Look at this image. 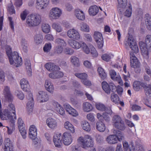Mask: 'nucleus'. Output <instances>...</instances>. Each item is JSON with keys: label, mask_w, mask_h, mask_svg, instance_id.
Wrapping results in <instances>:
<instances>
[{"label": "nucleus", "mask_w": 151, "mask_h": 151, "mask_svg": "<svg viewBox=\"0 0 151 151\" xmlns=\"http://www.w3.org/2000/svg\"><path fill=\"white\" fill-rule=\"evenodd\" d=\"M75 76L82 80L86 79L87 77V74L85 73H76L75 74Z\"/></svg>", "instance_id": "nucleus-57"}, {"label": "nucleus", "mask_w": 151, "mask_h": 151, "mask_svg": "<svg viewBox=\"0 0 151 151\" xmlns=\"http://www.w3.org/2000/svg\"><path fill=\"white\" fill-rule=\"evenodd\" d=\"M71 64L74 66L78 67L80 66V62L79 58L75 56H72L70 58Z\"/></svg>", "instance_id": "nucleus-35"}, {"label": "nucleus", "mask_w": 151, "mask_h": 151, "mask_svg": "<svg viewBox=\"0 0 151 151\" xmlns=\"http://www.w3.org/2000/svg\"><path fill=\"white\" fill-rule=\"evenodd\" d=\"M114 55L111 53L107 52L103 54L101 56L102 59L106 62H109L113 58Z\"/></svg>", "instance_id": "nucleus-40"}, {"label": "nucleus", "mask_w": 151, "mask_h": 151, "mask_svg": "<svg viewBox=\"0 0 151 151\" xmlns=\"http://www.w3.org/2000/svg\"><path fill=\"white\" fill-rule=\"evenodd\" d=\"M45 89L51 93H53L54 90V87L53 83L49 79L45 80Z\"/></svg>", "instance_id": "nucleus-24"}, {"label": "nucleus", "mask_w": 151, "mask_h": 151, "mask_svg": "<svg viewBox=\"0 0 151 151\" xmlns=\"http://www.w3.org/2000/svg\"><path fill=\"white\" fill-rule=\"evenodd\" d=\"M3 43V41L1 40V44L2 47L4 48L6 50L10 64L17 67L21 65L22 64V58L19 56L18 53L17 52H12V49L10 46L6 45L4 46Z\"/></svg>", "instance_id": "nucleus-1"}, {"label": "nucleus", "mask_w": 151, "mask_h": 151, "mask_svg": "<svg viewBox=\"0 0 151 151\" xmlns=\"http://www.w3.org/2000/svg\"><path fill=\"white\" fill-rule=\"evenodd\" d=\"M45 66L47 70L50 71H55L58 70L59 69L58 66L52 63H46L45 65Z\"/></svg>", "instance_id": "nucleus-29"}, {"label": "nucleus", "mask_w": 151, "mask_h": 151, "mask_svg": "<svg viewBox=\"0 0 151 151\" xmlns=\"http://www.w3.org/2000/svg\"><path fill=\"white\" fill-rule=\"evenodd\" d=\"M7 10L9 13L12 14L15 13L14 6L12 4H9L7 7Z\"/></svg>", "instance_id": "nucleus-64"}, {"label": "nucleus", "mask_w": 151, "mask_h": 151, "mask_svg": "<svg viewBox=\"0 0 151 151\" xmlns=\"http://www.w3.org/2000/svg\"><path fill=\"white\" fill-rule=\"evenodd\" d=\"M52 47V45L50 43H46L44 47L43 50L45 52H49L51 50Z\"/></svg>", "instance_id": "nucleus-63"}, {"label": "nucleus", "mask_w": 151, "mask_h": 151, "mask_svg": "<svg viewBox=\"0 0 151 151\" xmlns=\"http://www.w3.org/2000/svg\"><path fill=\"white\" fill-rule=\"evenodd\" d=\"M14 123H12V125L10 126V127H6L7 128V132L9 134H11L12 133L13 131L15 129Z\"/></svg>", "instance_id": "nucleus-62"}, {"label": "nucleus", "mask_w": 151, "mask_h": 151, "mask_svg": "<svg viewBox=\"0 0 151 151\" xmlns=\"http://www.w3.org/2000/svg\"><path fill=\"white\" fill-rule=\"evenodd\" d=\"M145 43L142 41L140 42L139 45L142 55L146 59L149 58V52L151 51V35H147L145 38Z\"/></svg>", "instance_id": "nucleus-2"}, {"label": "nucleus", "mask_w": 151, "mask_h": 151, "mask_svg": "<svg viewBox=\"0 0 151 151\" xmlns=\"http://www.w3.org/2000/svg\"><path fill=\"white\" fill-rule=\"evenodd\" d=\"M119 7L124 8L127 5V0H117Z\"/></svg>", "instance_id": "nucleus-58"}, {"label": "nucleus", "mask_w": 151, "mask_h": 151, "mask_svg": "<svg viewBox=\"0 0 151 151\" xmlns=\"http://www.w3.org/2000/svg\"><path fill=\"white\" fill-rule=\"evenodd\" d=\"M123 148L124 151H135V148L134 145L131 144H129L126 141H124L122 142Z\"/></svg>", "instance_id": "nucleus-27"}, {"label": "nucleus", "mask_w": 151, "mask_h": 151, "mask_svg": "<svg viewBox=\"0 0 151 151\" xmlns=\"http://www.w3.org/2000/svg\"><path fill=\"white\" fill-rule=\"evenodd\" d=\"M64 127L67 130H68L72 133L75 132V129L73 125L68 121L65 122Z\"/></svg>", "instance_id": "nucleus-36"}, {"label": "nucleus", "mask_w": 151, "mask_h": 151, "mask_svg": "<svg viewBox=\"0 0 151 151\" xmlns=\"http://www.w3.org/2000/svg\"><path fill=\"white\" fill-rule=\"evenodd\" d=\"M67 35L68 37L73 40H79L81 38V36L78 31L73 28L68 30Z\"/></svg>", "instance_id": "nucleus-9"}, {"label": "nucleus", "mask_w": 151, "mask_h": 151, "mask_svg": "<svg viewBox=\"0 0 151 151\" xmlns=\"http://www.w3.org/2000/svg\"><path fill=\"white\" fill-rule=\"evenodd\" d=\"M82 45L81 47L82 50L83 52L86 54H88L90 53V47H89L86 45V43L83 42L82 43Z\"/></svg>", "instance_id": "nucleus-53"}, {"label": "nucleus", "mask_w": 151, "mask_h": 151, "mask_svg": "<svg viewBox=\"0 0 151 151\" xmlns=\"http://www.w3.org/2000/svg\"><path fill=\"white\" fill-rule=\"evenodd\" d=\"M86 117L87 119L91 122H94L95 121V114L93 113H91L88 114Z\"/></svg>", "instance_id": "nucleus-59"}, {"label": "nucleus", "mask_w": 151, "mask_h": 151, "mask_svg": "<svg viewBox=\"0 0 151 151\" xmlns=\"http://www.w3.org/2000/svg\"><path fill=\"white\" fill-rule=\"evenodd\" d=\"M41 22V16L39 15L31 14L26 19V24L29 27H34L39 25Z\"/></svg>", "instance_id": "nucleus-4"}, {"label": "nucleus", "mask_w": 151, "mask_h": 151, "mask_svg": "<svg viewBox=\"0 0 151 151\" xmlns=\"http://www.w3.org/2000/svg\"><path fill=\"white\" fill-rule=\"evenodd\" d=\"M52 27L55 29L56 32H62V28L60 25L56 23H53L52 26Z\"/></svg>", "instance_id": "nucleus-48"}, {"label": "nucleus", "mask_w": 151, "mask_h": 151, "mask_svg": "<svg viewBox=\"0 0 151 151\" xmlns=\"http://www.w3.org/2000/svg\"><path fill=\"white\" fill-rule=\"evenodd\" d=\"M75 15L79 19L83 20L85 19V16L83 12L79 9L75 10Z\"/></svg>", "instance_id": "nucleus-33"}, {"label": "nucleus", "mask_w": 151, "mask_h": 151, "mask_svg": "<svg viewBox=\"0 0 151 151\" xmlns=\"http://www.w3.org/2000/svg\"><path fill=\"white\" fill-rule=\"evenodd\" d=\"M111 101L115 104L118 103L119 101V98L118 95L114 93L111 94Z\"/></svg>", "instance_id": "nucleus-56"}, {"label": "nucleus", "mask_w": 151, "mask_h": 151, "mask_svg": "<svg viewBox=\"0 0 151 151\" xmlns=\"http://www.w3.org/2000/svg\"><path fill=\"white\" fill-rule=\"evenodd\" d=\"M61 134H56L54 136L53 142L55 146L58 148H61L63 146Z\"/></svg>", "instance_id": "nucleus-17"}, {"label": "nucleus", "mask_w": 151, "mask_h": 151, "mask_svg": "<svg viewBox=\"0 0 151 151\" xmlns=\"http://www.w3.org/2000/svg\"><path fill=\"white\" fill-rule=\"evenodd\" d=\"M43 39V36L41 34L35 35L34 37V42L37 45L41 44Z\"/></svg>", "instance_id": "nucleus-41"}, {"label": "nucleus", "mask_w": 151, "mask_h": 151, "mask_svg": "<svg viewBox=\"0 0 151 151\" xmlns=\"http://www.w3.org/2000/svg\"><path fill=\"white\" fill-rule=\"evenodd\" d=\"M99 9L98 7L96 6H90L88 10L89 14L92 16L96 15L99 12Z\"/></svg>", "instance_id": "nucleus-34"}, {"label": "nucleus", "mask_w": 151, "mask_h": 151, "mask_svg": "<svg viewBox=\"0 0 151 151\" xmlns=\"http://www.w3.org/2000/svg\"><path fill=\"white\" fill-rule=\"evenodd\" d=\"M82 109L84 112H89L92 110L93 108L92 105L90 103L85 102L83 104Z\"/></svg>", "instance_id": "nucleus-32"}, {"label": "nucleus", "mask_w": 151, "mask_h": 151, "mask_svg": "<svg viewBox=\"0 0 151 151\" xmlns=\"http://www.w3.org/2000/svg\"><path fill=\"white\" fill-rule=\"evenodd\" d=\"M83 129L86 131L89 132L91 130V127L88 122L86 121L83 122L81 124Z\"/></svg>", "instance_id": "nucleus-45"}, {"label": "nucleus", "mask_w": 151, "mask_h": 151, "mask_svg": "<svg viewBox=\"0 0 151 151\" xmlns=\"http://www.w3.org/2000/svg\"><path fill=\"white\" fill-rule=\"evenodd\" d=\"M15 94L17 97L21 100H23L24 96L23 92L20 90H17L15 92Z\"/></svg>", "instance_id": "nucleus-60"}, {"label": "nucleus", "mask_w": 151, "mask_h": 151, "mask_svg": "<svg viewBox=\"0 0 151 151\" xmlns=\"http://www.w3.org/2000/svg\"><path fill=\"white\" fill-rule=\"evenodd\" d=\"M28 134L29 137L32 140L34 144L37 145L40 143V139L37 138V129L36 126L33 125L30 126Z\"/></svg>", "instance_id": "nucleus-5"}, {"label": "nucleus", "mask_w": 151, "mask_h": 151, "mask_svg": "<svg viewBox=\"0 0 151 151\" xmlns=\"http://www.w3.org/2000/svg\"><path fill=\"white\" fill-rule=\"evenodd\" d=\"M13 143L9 138L6 139L4 147V151H13Z\"/></svg>", "instance_id": "nucleus-25"}, {"label": "nucleus", "mask_w": 151, "mask_h": 151, "mask_svg": "<svg viewBox=\"0 0 151 151\" xmlns=\"http://www.w3.org/2000/svg\"><path fill=\"white\" fill-rule=\"evenodd\" d=\"M145 23L147 29L149 30L151 29V18L148 14L145 15Z\"/></svg>", "instance_id": "nucleus-39"}, {"label": "nucleus", "mask_w": 151, "mask_h": 151, "mask_svg": "<svg viewBox=\"0 0 151 151\" xmlns=\"http://www.w3.org/2000/svg\"><path fill=\"white\" fill-rule=\"evenodd\" d=\"M127 42L133 52L135 53L138 52V47L135 40L132 35L129 36Z\"/></svg>", "instance_id": "nucleus-11"}, {"label": "nucleus", "mask_w": 151, "mask_h": 151, "mask_svg": "<svg viewBox=\"0 0 151 151\" xmlns=\"http://www.w3.org/2000/svg\"><path fill=\"white\" fill-rule=\"evenodd\" d=\"M19 131L20 133L22 138L24 139H25L27 137V131L25 130L24 127H22L19 128Z\"/></svg>", "instance_id": "nucleus-61"}, {"label": "nucleus", "mask_w": 151, "mask_h": 151, "mask_svg": "<svg viewBox=\"0 0 151 151\" xmlns=\"http://www.w3.org/2000/svg\"><path fill=\"white\" fill-rule=\"evenodd\" d=\"M8 109L6 108L3 110H0V116L1 119L2 120H8L11 123H14L15 120L14 117V115H12Z\"/></svg>", "instance_id": "nucleus-7"}, {"label": "nucleus", "mask_w": 151, "mask_h": 151, "mask_svg": "<svg viewBox=\"0 0 151 151\" xmlns=\"http://www.w3.org/2000/svg\"><path fill=\"white\" fill-rule=\"evenodd\" d=\"M110 75L111 79L114 81H115L118 77L120 75L118 74H117L116 72L113 70H111L109 72Z\"/></svg>", "instance_id": "nucleus-55"}, {"label": "nucleus", "mask_w": 151, "mask_h": 151, "mask_svg": "<svg viewBox=\"0 0 151 151\" xmlns=\"http://www.w3.org/2000/svg\"><path fill=\"white\" fill-rule=\"evenodd\" d=\"M94 37L96 42L97 43L98 47L101 48L103 45V38L102 34L99 32H95L94 34Z\"/></svg>", "instance_id": "nucleus-15"}, {"label": "nucleus", "mask_w": 151, "mask_h": 151, "mask_svg": "<svg viewBox=\"0 0 151 151\" xmlns=\"http://www.w3.org/2000/svg\"><path fill=\"white\" fill-rule=\"evenodd\" d=\"M62 14L61 9L58 7H54L50 10L49 17L51 19H58Z\"/></svg>", "instance_id": "nucleus-8"}, {"label": "nucleus", "mask_w": 151, "mask_h": 151, "mask_svg": "<svg viewBox=\"0 0 151 151\" xmlns=\"http://www.w3.org/2000/svg\"><path fill=\"white\" fill-rule=\"evenodd\" d=\"M96 129L99 132H104L106 129L105 124L101 122H97L96 123Z\"/></svg>", "instance_id": "nucleus-42"}, {"label": "nucleus", "mask_w": 151, "mask_h": 151, "mask_svg": "<svg viewBox=\"0 0 151 151\" xmlns=\"http://www.w3.org/2000/svg\"><path fill=\"white\" fill-rule=\"evenodd\" d=\"M130 65L132 67L136 69H138V72H139L140 71L139 67H140V63L139 62L137 58L135 57V55L131 52L130 54Z\"/></svg>", "instance_id": "nucleus-13"}, {"label": "nucleus", "mask_w": 151, "mask_h": 151, "mask_svg": "<svg viewBox=\"0 0 151 151\" xmlns=\"http://www.w3.org/2000/svg\"><path fill=\"white\" fill-rule=\"evenodd\" d=\"M55 43L61 46H66L67 44L64 40L61 38H57L55 40Z\"/></svg>", "instance_id": "nucleus-54"}, {"label": "nucleus", "mask_w": 151, "mask_h": 151, "mask_svg": "<svg viewBox=\"0 0 151 151\" xmlns=\"http://www.w3.org/2000/svg\"><path fill=\"white\" fill-rule=\"evenodd\" d=\"M145 84L140 82L138 81H134L133 84L134 89L136 91H139L142 87L144 88Z\"/></svg>", "instance_id": "nucleus-38"}, {"label": "nucleus", "mask_w": 151, "mask_h": 151, "mask_svg": "<svg viewBox=\"0 0 151 151\" xmlns=\"http://www.w3.org/2000/svg\"><path fill=\"white\" fill-rule=\"evenodd\" d=\"M20 48L21 50L24 53H27L28 50V45L27 41L24 39H22L20 42Z\"/></svg>", "instance_id": "nucleus-30"}, {"label": "nucleus", "mask_w": 151, "mask_h": 151, "mask_svg": "<svg viewBox=\"0 0 151 151\" xmlns=\"http://www.w3.org/2000/svg\"><path fill=\"white\" fill-rule=\"evenodd\" d=\"M37 97L40 102H46L49 99L48 94L45 91H39L37 95Z\"/></svg>", "instance_id": "nucleus-16"}, {"label": "nucleus", "mask_w": 151, "mask_h": 151, "mask_svg": "<svg viewBox=\"0 0 151 151\" xmlns=\"http://www.w3.org/2000/svg\"><path fill=\"white\" fill-rule=\"evenodd\" d=\"M6 109H8V110L13 114L14 117V119H16V108L14 104L12 103H9Z\"/></svg>", "instance_id": "nucleus-37"}, {"label": "nucleus", "mask_w": 151, "mask_h": 151, "mask_svg": "<svg viewBox=\"0 0 151 151\" xmlns=\"http://www.w3.org/2000/svg\"><path fill=\"white\" fill-rule=\"evenodd\" d=\"M62 139L63 143L65 145H70L73 141V138L71 134L68 132H64L62 134Z\"/></svg>", "instance_id": "nucleus-14"}, {"label": "nucleus", "mask_w": 151, "mask_h": 151, "mask_svg": "<svg viewBox=\"0 0 151 151\" xmlns=\"http://www.w3.org/2000/svg\"><path fill=\"white\" fill-rule=\"evenodd\" d=\"M64 106L66 111L69 114L75 117L78 115V114L77 111L72 107L70 105L66 104L64 105Z\"/></svg>", "instance_id": "nucleus-23"}, {"label": "nucleus", "mask_w": 151, "mask_h": 151, "mask_svg": "<svg viewBox=\"0 0 151 151\" xmlns=\"http://www.w3.org/2000/svg\"><path fill=\"white\" fill-rule=\"evenodd\" d=\"M53 72L49 74V77L52 79L59 78L63 77L64 76L63 73L61 71H53Z\"/></svg>", "instance_id": "nucleus-28"}, {"label": "nucleus", "mask_w": 151, "mask_h": 151, "mask_svg": "<svg viewBox=\"0 0 151 151\" xmlns=\"http://www.w3.org/2000/svg\"><path fill=\"white\" fill-rule=\"evenodd\" d=\"M20 84L23 91L28 92V94L31 93L30 91V85L27 80L25 78L22 79L20 81Z\"/></svg>", "instance_id": "nucleus-21"}, {"label": "nucleus", "mask_w": 151, "mask_h": 151, "mask_svg": "<svg viewBox=\"0 0 151 151\" xmlns=\"http://www.w3.org/2000/svg\"><path fill=\"white\" fill-rule=\"evenodd\" d=\"M127 9L124 12V15L127 17H131L132 12V7L130 4H129L127 5L126 7Z\"/></svg>", "instance_id": "nucleus-43"}, {"label": "nucleus", "mask_w": 151, "mask_h": 151, "mask_svg": "<svg viewBox=\"0 0 151 151\" xmlns=\"http://www.w3.org/2000/svg\"><path fill=\"white\" fill-rule=\"evenodd\" d=\"M46 123L48 127L52 129H55L58 126L57 120L51 117L47 118L46 121Z\"/></svg>", "instance_id": "nucleus-18"}, {"label": "nucleus", "mask_w": 151, "mask_h": 151, "mask_svg": "<svg viewBox=\"0 0 151 151\" xmlns=\"http://www.w3.org/2000/svg\"><path fill=\"white\" fill-rule=\"evenodd\" d=\"M77 141L83 148L92 147L93 145V139L91 136L88 135L79 137Z\"/></svg>", "instance_id": "nucleus-3"}, {"label": "nucleus", "mask_w": 151, "mask_h": 151, "mask_svg": "<svg viewBox=\"0 0 151 151\" xmlns=\"http://www.w3.org/2000/svg\"><path fill=\"white\" fill-rule=\"evenodd\" d=\"M144 88L146 96L148 97H151V85L149 84L147 86L145 85Z\"/></svg>", "instance_id": "nucleus-44"}, {"label": "nucleus", "mask_w": 151, "mask_h": 151, "mask_svg": "<svg viewBox=\"0 0 151 151\" xmlns=\"http://www.w3.org/2000/svg\"><path fill=\"white\" fill-rule=\"evenodd\" d=\"M3 92L5 98L8 102L13 101V97L10 92L9 87L7 86H4Z\"/></svg>", "instance_id": "nucleus-20"}, {"label": "nucleus", "mask_w": 151, "mask_h": 151, "mask_svg": "<svg viewBox=\"0 0 151 151\" xmlns=\"http://www.w3.org/2000/svg\"><path fill=\"white\" fill-rule=\"evenodd\" d=\"M112 123L114 127L121 130H124L125 126L123 121L121 117L118 115H115L112 117Z\"/></svg>", "instance_id": "nucleus-6"}, {"label": "nucleus", "mask_w": 151, "mask_h": 151, "mask_svg": "<svg viewBox=\"0 0 151 151\" xmlns=\"http://www.w3.org/2000/svg\"><path fill=\"white\" fill-rule=\"evenodd\" d=\"M27 104L26 109L28 114H31L33 111L34 106V101L32 93H29L27 96Z\"/></svg>", "instance_id": "nucleus-10"}, {"label": "nucleus", "mask_w": 151, "mask_h": 151, "mask_svg": "<svg viewBox=\"0 0 151 151\" xmlns=\"http://www.w3.org/2000/svg\"><path fill=\"white\" fill-rule=\"evenodd\" d=\"M76 40H73L69 39L68 41V45L78 50L81 47L83 41L78 42Z\"/></svg>", "instance_id": "nucleus-19"}, {"label": "nucleus", "mask_w": 151, "mask_h": 151, "mask_svg": "<svg viewBox=\"0 0 151 151\" xmlns=\"http://www.w3.org/2000/svg\"><path fill=\"white\" fill-rule=\"evenodd\" d=\"M102 88L103 90L107 94H109L111 91H114L116 89V86L112 82H110L108 84L106 81H103L102 83Z\"/></svg>", "instance_id": "nucleus-12"}, {"label": "nucleus", "mask_w": 151, "mask_h": 151, "mask_svg": "<svg viewBox=\"0 0 151 151\" xmlns=\"http://www.w3.org/2000/svg\"><path fill=\"white\" fill-rule=\"evenodd\" d=\"M96 108L98 110L103 111L105 110V105L100 102H96L95 104Z\"/></svg>", "instance_id": "nucleus-49"}, {"label": "nucleus", "mask_w": 151, "mask_h": 151, "mask_svg": "<svg viewBox=\"0 0 151 151\" xmlns=\"http://www.w3.org/2000/svg\"><path fill=\"white\" fill-rule=\"evenodd\" d=\"M49 0H37L36 7L38 9H44L48 3Z\"/></svg>", "instance_id": "nucleus-26"}, {"label": "nucleus", "mask_w": 151, "mask_h": 151, "mask_svg": "<svg viewBox=\"0 0 151 151\" xmlns=\"http://www.w3.org/2000/svg\"><path fill=\"white\" fill-rule=\"evenodd\" d=\"M98 71L100 77L103 79H105L106 77V74L104 72V70L101 67H99L98 68Z\"/></svg>", "instance_id": "nucleus-50"}, {"label": "nucleus", "mask_w": 151, "mask_h": 151, "mask_svg": "<svg viewBox=\"0 0 151 151\" xmlns=\"http://www.w3.org/2000/svg\"><path fill=\"white\" fill-rule=\"evenodd\" d=\"M41 28L42 31L45 33H48L50 30V27L49 25L47 24H42L41 26Z\"/></svg>", "instance_id": "nucleus-46"}, {"label": "nucleus", "mask_w": 151, "mask_h": 151, "mask_svg": "<svg viewBox=\"0 0 151 151\" xmlns=\"http://www.w3.org/2000/svg\"><path fill=\"white\" fill-rule=\"evenodd\" d=\"M52 104L54 107L55 110L58 114L63 116L65 114L64 109L58 102L53 101L52 102Z\"/></svg>", "instance_id": "nucleus-22"}, {"label": "nucleus", "mask_w": 151, "mask_h": 151, "mask_svg": "<svg viewBox=\"0 0 151 151\" xmlns=\"http://www.w3.org/2000/svg\"><path fill=\"white\" fill-rule=\"evenodd\" d=\"M80 30L82 32H89V27L86 24L82 23L81 25Z\"/></svg>", "instance_id": "nucleus-51"}, {"label": "nucleus", "mask_w": 151, "mask_h": 151, "mask_svg": "<svg viewBox=\"0 0 151 151\" xmlns=\"http://www.w3.org/2000/svg\"><path fill=\"white\" fill-rule=\"evenodd\" d=\"M107 142L110 144H115L118 142V139L116 135H111L108 136L106 139Z\"/></svg>", "instance_id": "nucleus-31"}, {"label": "nucleus", "mask_w": 151, "mask_h": 151, "mask_svg": "<svg viewBox=\"0 0 151 151\" xmlns=\"http://www.w3.org/2000/svg\"><path fill=\"white\" fill-rule=\"evenodd\" d=\"M25 64L28 74L29 76L31 75L32 73V69L30 60H25Z\"/></svg>", "instance_id": "nucleus-47"}, {"label": "nucleus", "mask_w": 151, "mask_h": 151, "mask_svg": "<svg viewBox=\"0 0 151 151\" xmlns=\"http://www.w3.org/2000/svg\"><path fill=\"white\" fill-rule=\"evenodd\" d=\"M114 134L116 133V136L118 139V141H121L124 138V135L122 132L119 131H118L117 132H115V131L114 130L113 132Z\"/></svg>", "instance_id": "nucleus-52"}]
</instances>
